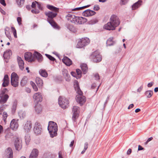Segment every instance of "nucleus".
Returning <instances> with one entry per match:
<instances>
[{
    "instance_id": "nucleus-1",
    "label": "nucleus",
    "mask_w": 158,
    "mask_h": 158,
    "mask_svg": "<svg viewBox=\"0 0 158 158\" xmlns=\"http://www.w3.org/2000/svg\"><path fill=\"white\" fill-rule=\"evenodd\" d=\"M47 8L52 11L45 12V15L48 17V21L52 26L57 28V24L54 22L53 19L56 17L59 11V8L49 5H47Z\"/></svg>"
},
{
    "instance_id": "nucleus-2",
    "label": "nucleus",
    "mask_w": 158,
    "mask_h": 158,
    "mask_svg": "<svg viewBox=\"0 0 158 158\" xmlns=\"http://www.w3.org/2000/svg\"><path fill=\"white\" fill-rule=\"evenodd\" d=\"M48 129L51 137H53L57 135L58 128L57 125L56 123L52 121L49 122Z\"/></svg>"
},
{
    "instance_id": "nucleus-3",
    "label": "nucleus",
    "mask_w": 158,
    "mask_h": 158,
    "mask_svg": "<svg viewBox=\"0 0 158 158\" xmlns=\"http://www.w3.org/2000/svg\"><path fill=\"white\" fill-rule=\"evenodd\" d=\"M69 103V101L65 97L60 96L58 99V104L62 108L65 109L67 107Z\"/></svg>"
},
{
    "instance_id": "nucleus-4",
    "label": "nucleus",
    "mask_w": 158,
    "mask_h": 158,
    "mask_svg": "<svg viewBox=\"0 0 158 158\" xmlns=\"http://www.w3.org/2000/svg\"><path fill=\"white\" fill-rule=\"evenodd\" d=\"M18 77L16 73L13 72L12 73L11 76V85L14 87H16L18 85Z\"/></svg>"
},
{
    "instance_id": "nucleus-5",
    "label": "nucleus",
    "mask_w": 158,
    "mask_h": 158,
    "mask_svg": "<svg viewBox=\"0 0 158 158\" xmlns=\"http://www.w3.org/2000/svg\"><path fill=\"white\" fill-rule=\"evenodd\" d=\"M89 42V39L87 38H82L80 40L76 45L77 48H81L88 44Z\"/></svg>"
},
{
    "instance_id": "nucleus-6",
    "label": "nucleus",
    "mask_w": 158,
    "mask_h": 158,
    "mask_svg": "<svg viewBox=\"0 0 158 158\" xmlns=\"http://www.w3.org/2000/svg\"><path fill=\"white\" fill-rule=\"evenodd\" d=\"M91 58L94 62H100L102 59V57L98 51H96L93 52L90 56Z\"/></svg>"
},
{
    "instance_id": "nucleus-7",
    "label": "nucleus",
    "mask_w": 158,
    "mask_h": 158,
    "mask_svg": "<svg viewBox=\"0 0 158 158\" xmlns=\"http://www.w3.org/2000/svg\"><path fill=\"white\" fill-rule=\"evenodd\" d=\"M109 22L115 27L118 26L120 22L118 17L115 15H113L110 17Z\"/></svg>"
},
{
    "instance_id": "nucleus-8",
    "label": "nucleus",
    "mask_w": 158,
    "mask_h": 158,
    "mask_svg": "<svg viewBox=\"0 0 158 158\" xmlns=\"http://www.w3.org/2000/svg\"><path fill=\"white\" fill-rule=\"evenodd\" d=\"M14 146L15 149L18 151L20 150L22 147V142L21 139L16 138L15 139L14 142Z\"/></svg>"
},
{
    "instance_id": "nucleus-9",
    "label": "nucleus",
    "mask_w": 158,
    "mask_h": 158,
    "mask_svg": "<svg viewBox=\"0 0 158 158\" xmlns=\"http://www.w3.org/2000/svg\"><path fill=\"white\" fill-rule=\"evenodd\" d=\"M34 131L36 135H40L41 134L42 132V126L40 123L38 122H36L35 123Z\"/></svg>"
},
{
    "instance_id": "nucleus-10",
    "label": "nucleus",
    "mask_w": 158,
    "mask_h": 158,
    "mask_svg": "<svg viewBox=\"0 0 158 158\" xmlns=\"http://www.w3.org/2000/svg\"><path fill=\"white\" fill-rule=\"evenodd\" d=\"M76 99L77 102L80 104L81 106L83 105L86 102L85 97L82 95H77L76 96Z\"/></svg>"
},
{
    "instance_id": "nucleus-11",
    "label": "nucleus",
    "mask_w": 158,
    "mask_h": 158,
    "mask_svg": "<svg viewBox=\"0 0 158 158\" xmlns=\"http://www.w3.org/2000/svg\"><path fill=\"white\" fill-rule=\"evenodd\" d=\"M73 120H75L78 116L79 107L77 106H73Z\"/></svg>"
},
{
    "instance_id": "nucleus-12",
    "label": "nucleus",
    "mask_w": 158,
    "mask_h": 158,
    "mask_svg": "<svg viewBox=\"0 0 158 158\" xmlns=\"http://www.w3.org/2000/svg\"><path fill=\"white\" fill-rule=\"evenodd\" d=\"M33 98L37 102H41L43 99L42 95L39 92L35 94L33 96Z\"/></svg>"
},
{
    "instance_id": "nucleus-13",
    "label": "nucleus",
    "mask_w": 158,
    "mask_h": 158,
    "mask_svg": "<svg viewBox=\"0 0 158 158\" xmlns=\"http://www.w3.org/2000/svg\"><path fill=\"white\" fill-rule=\"evenodd\" d=\"M5 133L6 134L5 136V139L7 140H9L10 139H11L13 136V134L10 131V130L9 128H7L5 131Z\"/></svg>"
},
{
    "instance_id": "nucleus-14",
    "label": "nucleus",
    "mask_w": 158,
    "mask_h": 158,
    "mask_svg": "<svg viewBox=\"0 0 158 158\" xmlns=\"http://www.w3.org/2000/svg\"><path fill=\"white\" fill-rule=\"evenodd\" d=\"M13 153L12 149L8 148L5 151V156L4 158H13Z\"/></svg>"
},
{
    "instance_id": "nucleus-15",
    "label": "nucleus",
    "mask_w": 158,
    "mask_h": 158,
    "mask_svg": "<svg viewBox=\"0 0 158 158\" xmlns=\"http://www.w3.org/2000/svg\"><path fill=\"white\" fill-rule=\"evenodd\" d=\"M67 16L68 17L67 18L68 20H70L73 23L77 24V20H78V17L75 16L70 14H68Z\"/></svg>"
},
{
    "instance_id": "nucleus-16",
    "label": "nucleus",
    "mask_w": 158,
    "mask_h": 158,
    "mask_svg": "<svg viewBox=\"0 0 158 158\" xmlns=\"http://www.w3.org/2000/svg\"><path fill=\"white\" fill-rule=\"evenodd\" d=\"M32 127V124L30 121H27L23 125V128L26 132H28L30 131Z\"/></svg>"
},
{
    "instance_id": "nucleus-17",
    "label": "nucleus",
    "mask_w": 158,
    "mask_h": 158,
    "mask_svg": "<svg viewBox=\"0 0 158 158\" xmlns=\"http://www.w3.org/2000/svg\"><path fill=\"white\" fill-rule=\"evenodd\" d=\"M111 23L110 22H108L105 24L103 26V28L107 30H114L115 29V28Z\"/></svg>"
},
{
    "instance_id": "nucleus-18",
    "label": "nucleus",
    "mask_w": 158,
    "mask_h": 158,
    "mask_svg": "<svg viewBox=\"0 0 158 158\" xmlns=\"http://www.w3.org/2000/svg\"><path fill=\"white\" fill-rule=\"evenodd\" d=\"M0 103L3 104L6 103L9 98V96L7 94H0Z\"/></svg>"
},
{
    "instance_id": "nucleus-19",
    "label": "nucleus",
    "mask_w": 158,
    "mask_h": 158,
    "mask_svg": "<svg viewBox=\"0 0 158 158\" xmlns=\"http://www.w3.org/2000/svg\"><path fill=\"white\" fill-rule=\"evenodd\" d=\"M19 125L17 122L14 119H13L10 124V128L13 130H16L18 127Z\"/></svg>"
},
{
    "instance_id": "nucleus-20",
    "label": "nucleus",
    "mask_w": 158,
    "mask_h": 158,
    "mask_svg": "<svg viewBox=\"0 0 158 158\" xmlns=\"http://www.w3.org/2000/svg\"><path fill=\"white\" fill-rule=\"evenodd\" d=\"M17 59L19 68L21 70H23L24 69V66L23 60L21 57L18 56L17 57Z\"/></svg>"
},
{
    "instance_id": "nucleus-21",
    "label": "nucleus",
    "mask_w": 158,
    "mask_h": 158,
    "mask_svg": "<svg viewBox=\"0 0 158 158\" xmlns=\"http://www.w3.org/2000/svg\"><path fill=\"white\" fill-rule=\"evenodd\" d=\"M96 13V12L92 10H87L83 12V15L85 16L88 17L93 15Z\"/></svg>"
},
{
    "instance_id": "nucleus-22",
    "label": "nucleus",
    "mask_w": 158,
    "mask_h": 158,
    "mask_svg": "<svg viewBox=\"0 0 158 158\" xmlns=\"http://www.w3.org/2000/svg\"><path fill=\"white\" fill-rule=\"evenodd\" d=\"M32 54L31 52H27L24 55V58L26 60L32 62L34 61V59L32 58Z\"/></svg>"
},
{
    "instance_id": "nucleus-23",
    "label": "nucleus",
    "mask_w": 158,
    "mask_h": 158,
    "mask_svg": "<svg viewBox=\"0 0 158 158\" xmlns=\"http://www.w3.org/2000/svg\"><path fill=\"white\" fill-rule=\"evenodd\" d=\"M11 55V52L10 50H7L3 54V57L4 59H6V61L8 62V59L10 57V55Z\"/></svg>"
},
{
    "instance_id": "nucleus-24",
    "label": "nucleus",
    "mask_w": 158,
    "mask_h": 158,
    "mask_svg": "<svg viewBox=\"0 0 158 158\" xmlns=\"http://www.w3.org/2000/svg\"><path fill=\"white\" fill-rule=\"evenodd\" d=\"M38 151L36 149H34L32 151L29 158H36L38 156Z\"/></svg>"
},
{
    "instance_id": "nucleus-25",
    "label": "nucleus",
    "mask_w": 158,
    "mask_h": 158,
    "mask_svg": "<svg viewBox=\"0 0 158 158\" xmlns=\"http://www.w3.org/2000/svg\"><path fill=\"white\" fill-rule=\"evenodd\" d=\"M62 62L67 66H69L72 64V61L66 56H64L62 60Z\"/></svg>"
},
{
    "instance_id": "nucleus-26",
    "label": "nucleus",
    "mask_w": 158,
    "mask_h": 158,
    "mask_svg": "<svg viewBox=\"0 0 158 158\" xmlns=\"http://www.w3.org/2000/svg\"><path fill=\"white\" fill-rule=\"evenodd\" d=\"M33 56L37 59L38 62H40L42 61L43 58L42 56L38 52H35L33 54Z\"/></svg>"
},
{
    "instance_id": "nucleus-27",
    "label": "nucleus",
    "mask_w": 158,
    "mask_h": 158,
    "mask_svg": "<svg viewBox=\"0 0 158 158\" xmlns=\"http://www.w3.org/2000/svg\"><path fill=\"white\" fill-rule=\"evenodd\" d=\"M3 82L2 83V86L4 87L8 85L9 83V80L8 76L7 75H5L3 79Z\"/></svg>"
},
{
    "instance_id": "nucleus-28",
    "label": "nucleus",
    "mask_w": 158,
    "mask_h": 158,
    "mask_svg": "<svg viewBox=\"0 0 158 158\" xmlns=\"http://www.w3.org/2000/svg\"><path fill=\"white\" fill-rule=\"evenodd\" d=\"M74 85L75 90L76 91L77 93L78 94V95H82V93L80 88L79 85L77 81H76L75 83V84H74Z\"/></svg>"
},
{
    "instance_id": "nucleus-29",
    "label": "nucleus",
    "mask_w": 158,
    "mask_h": 158,
    "mask_svg": "<svg viewBox=\"0 0 158 158\" xmlns=\"http://www.w3.org/2000/svg\"><path fill=\"white\" fill-rule=\"evenodd\" d=\"M42 106L38 104H37L35 106V110L37 114L40 113L42 111Z\"/></svg>"
},
{
    "instance_id": "nucleus-30",
    "label": "nucleus",
    "mask_w": 158,
    "mask_h": 158,
    "mask_svg": "<svg viewBox=\"0 0 158 158\" xmlns=\"http://www.w3.org/2000/svg\"><path fill=\"white\" fill-rule=\"evenodd\" d=\"M62 73L66 81H69L70 80V76L68 73V71L66 69H63Z\"/></svg>"
},
{
    "instance_id": "nucleus-31",
    "label": "nucleus",
    "mask_w": 158,
    "mask_h": 158,
    "mask_svg": "<svg viewBox=\"0 0 158 158\" xmlns=\"http://www.w3.org/2000/svg\"><path fill=\"white\" fill-rule=\"evenodd\" d=\"M87 21V19L82 17H79L78 18V20H77V24H82L86 22Z\"/></svg>"
},
{
    "instance_id": "nucleus-32",
    "label": "nucleus",
    "mask_w": 158,
    "mask_h": 158,
    "mask_svg": "<svg viewBox=\"0 0 158 158\" xmlns=\"http://www.w3.org/2000/svg\"><path fill=\"white\" fill-rule=\"evenodd\" d=\"M142 1L140 0L138 1L137 2L135 3L132 6L133 10H135L139 7L141 5Z\"/></svg>"
},
{
    "instance_id": "nucleus-33",
    "label": "nucleus",
    "mask_w": 158,
    "mask_h": 158,
    "mask_svg": "<svg viewBox=\"0 0 158 158\" xmlns=\"http://www.w3.org/2000/svg\"><path fill=\"white\" fill-rule=\"evenodd\" d=\"M113 38L110 37L106 41L107 46H110L113 45L115 43V42L113 41Z\"/></svg>"
},
{
    "instance_id": "nucleus-34",
    "label": "nucleus",
    "mask_w": 158,
    "mask_h": 158,
    "mask_svg": "<svg viewBox=\"0 0 158 158\" xmlns=\"http://www.w3.org/2000/svg\"><path fill=\"white\" fill-rule=\"evenodd\" d=\"M36 83L39 87H41L43 85L42 80L39 77H36L35 79Z\"/></svg>"
},
{
    "instance_id": "nucleus-35",
    "label": "nucleus",
    "mask_w": 158,
    "mask_h": 158,
    "mask_svg": "<svg viewBox=\"0 0 158 158\" xmlns=\"http://www.w3.org/2000/svg\"><path fill=\"white\" fill-rule=\"evenodd\" d=\"M81 67L84 74H85L88 70L87 65L85 64H83L81 65Z\"/></svg>"
},
{
    "instance_id": "nucleus-36",
    "label": "nucleus",
    "mask_w": 158,
    "mask_h": 158,
    "mask_svg": "<svg viewBox=\"0 0 158 158\" xmlns=\"http://www.w3.org/2000/svg\"><path fill=\"white\" fill-rule=\"evenodd\" d=\"M5 32L6 37L10 39L11 38L10 28L8 27H6L5 28Z\"/></svg>"
},
{
    "instance_id": "nucleus-37",
    "label": "nucleus",
    "mask_w": 158,
    "mask_h": 158,
    "mask_svg": "<svg viewBox=\"0 0 158 158\" xmlns=\"http://www.w3.org/2000/svg\"><path fill=\"white\" fill-rule=\"evenodd\" d=\"M153 92L152 90H148L145 93V95L147 98H151L153 95Z\"/></svg>"
},
{
    "instance_id": "nucleus-38",
    "label": "nucleus",
    "mask_w": 158,
    "mask_h": 158,
    "mask_svg": "<svg viewBox=\"0 0 158 158\" xmlns=\"http://www.w3.org/2000/svg\"><path fill=\"white\" fill-rule=\"evenodd\" d=\"M40 75L44 77H47L48 76V73L45 70L41 69L39 71Z\"/></svg>"
},
{
    "instance_id": "nucleus-39",
    "label": "nucleus",
    "mask_w": 158,
    "mask_h": 158,
    "mask_svg": "<svg viewBox=\"0 0 158 158\" xmlns=\"http://www.w3.org/2000/svg\"><path fill=\"white\" fill-rule=\"evenodd\" d=\"M18 114L19 117L21 119L24 118L26 116V113L24 112L20 111L19 113Z\"/></svg>"
},
{
    "instance_id": "nucleus-40",
    "label": "nucleus",
    "mask_w": 158,
    "mask_h": 158,
    "mask_svg": "<svg viewBox=\"0 0 158 158\" xmlns=\"http://www.w3.org/2000/svg\"><path fill=\"white\" fill-rule=\"evenodd\" d=\"M24 1L25 0H16V2L19 6H21L23 4Z\"/></svg>"
},
{
    "instance_id": "nucleus-41",
    "label": "nucleus",
    "mask_w": 158,
    "mask_h": 158,
    "mask_svg": "<svg viewBox=\"0 0 158 158\" xmlns=\"http://www.w3.org/2000/svg\"><path fill=\"white\" fill-rule=\"evenodd\" d=\"M88 144L87 142H86L85 143L84 149L81 152V154H83L85 152V151L87 150V149L88 148Z\"/></svg>"
},
{
    "instance_id": "nucleus-42",
    "label": "nucleus",
    "mask_w": 158,
    "mask_h": 158,
    "mask_svg": "<svg viewBox=\"0 0 158 158\" xmlns=\"http://www.w3.org/2000/svg\"><path fill=\"white\" fill-rule=\"evenodd\" d=\"M6 105H2L0 107V114L1 115L2 114V112L5 110L6 109Z\"/></svg>"
},
{
    "instance_id": "nucleus-43",
    "label": "nucleus",
    "mask_w": 158,
    "mask_h": 158,
    "mask_svg": "<svg viewBox=\"0 0 158 158\" xmlns=\"http://www.w3.org/2000/svg\"><path fill=\"white\" fill-rule=\"evenodd\" d=\"M98 20L96 19H92L89 22V23L90 24H93L97 23Z\"/></svg>"
},
{
    "instance_id": "nucleus-44",
    "label": "nucleus",
    "mask_w": 158,
    "mask_h": 158,
    "mask_svg": "<svg viewBox=\"0 0 158 158\" xmlns=\"http://www.w3.org/2000/svg\"><path fill=\"white\" fill-rule=\"evenodd\" d=\"M25 139L26 144L28 143L31 139L30 136L27 135L25 136Z\"/></svg>"
},
{
    "instance_id": "nucleus-45",
    "label": "nucleus",
    "mask_w": 158,
    "mask_h": 158,
    "mask_svg": "<svg viewBox=\"0 0 158 158\" xmlns=\"http://www.w3.org/2000/svg\"><path fill=\"white\" fill-rule=\"evenodd\" d=\"M8 115L7 113L6 112H3V113L2 116L3 117V120H4L5 122H6V118L7 117Z\"/></svg>"
},
{
    "instance_id": "nucleus-46",
    "label": "nucleus",
    "mask_w": 158,
    "mask_h": 158,
    "mask_svg": "<svg viewBox=\"0 0 158 158\" xmlns=\"http://www.w3.org/2000/svg\"><path fill=\"white\" fill-rule=\"evenodd\" d=\"M11 29L13 32V35L15 38H17L16 31L14 27H11Z\"/></svg>"
},
{
    "instance_id": "nucleus-47",
    "label": "nucleus",
    "mask_w": 158,
    "mask_h": 158,
    "mask_svg": "<svg viewBox=\"0 0 158 158\" xmlns=\"http://www.w3.org/2000/svg\"><path fill=\"white\" fill-rule=\"evenodd\" d=\"M27 83V81L25 78H23L21 81V84L22 86L25 85Z\"/></svg>"
},
{
    "instance_id": "nucleus-48",
    "label": "nucleus",
    "mask_w": 158,
    "mask_h": 158,
    "mask_svg": "<svg viewBox=\"0 0 158 158\" xmlns=\"http://www.w3.org/2000/svg\"><path fill=\"white\" fill-rule=\"evenodd\" d=\"M45 55L50 60L54 61L55 60L53 57L50 55L46 54Z\"/></svg>"
},
{
    "instance_id": "nucleus-49",
    "label": "nucleus",
    "mask_w": 158,
    "mask_h": 158,
    "mask_svg": "<svg viewBox=\"0 0 158 158\" xmlns=\"http://www.w3.org/2000/svg\"><path fill=\"white\" fill-rule=\"evenodd\" d=\"M16 109V103H14L12 107V111L13 113H14Z\"/></svg>"
},
{
    "instance_id": "nucleus-50",
    "label": "nucleus",
    "mask_w": 158,
    "mask_h": 158,
    "mask_svg": "<svg viewBox=\"0 0 158 158\" xmlns=\"http://www.w3.org/2000/svg\"><path fill=\"white\" fill-rule=\"evenodd\" d=\"M89 6L88 5V6H84L82 7L76 8H75L74 9H72V10L73 11L78 10L81 9L83 8H86V7H88Z\"/></svg>"
},
{
    "instance_id": "nucleus-51",
    "label": "nucleus",
    "mask_w": 158,
    "mask_h": 158,
    "mask_svg": "<svg viewBox=\"0 0 158 158\" xmlns=\"http://www.w3.org/2000/svg\"><path fill=\"white\" fill-rule=\"evenodd\" d=\"M67 28L70 31H73V27L71 25H68Z\"/></svg>"
},
{
    "instance_id": "nucleus-52",
    "label": "nucleus",
    "mask_w": 158,
    "mask_h": 158,
    "mask_svg": "<svg viewBox=\"0 0 158 158\" xmlns=\"http://www.w3.org/2000/svg\"><path fill=\"white\" fill-rule=\"evenodd\" d=\"M127 0H121L120 4L121 5H125L127 3Z\"/></svg>"
},
{
    "instance_id": "nucleus-53",
    "label": "nucleus",
    "mask_w": 158,
    "mask_h": 158,
    "mask_svg": "<svg viewBox=\"0 0 158 158\" xmlns=\"http://www.w3.org/2000/svg\"><path fill=\"white\" fill-rule=\"evenodd\" d=\"M17 21L19 25H20L21 24V18L20 17H18L17 18Z\"/></svg>"
},
{
    "instance_id": "nucleus-54",
    "label": "nucleus",
    "mask_w": 158,
    "mask_h": 158,
    "mask_svg": "<svg viewBox=\"0 0 158 158\" xmlns=\"http://www.w3.org/2000/svg\"><path fill=\"white\" fill-rule=\"evenodd\" d=\"M31 12L32 13H35V14H37L39 13L40 12L39 10L37 9H35V10L34 9L32 10H31Z\"/></svg>"
},
{
    "instance_id": "nucleus-55",
    "label": "nucleus",
    "mask_w": 158,
    "mask_h": 158,
    "mask_svg": "<svg viewBox=\"0 0 158 158\" xmlns=\"http://www.w3.org/2000/svg\"><path fill=\"white\" fill-rule=\"evenodd\" d=\"M100 9L99 7V6L98 5H95L94 8V10H98Z\"/></svg>"
},
{
    "instance_id": "nucleus-56",
    "label": "nucleus",
    "mask_w": 158,
    "mask_h": 158,
    "mask_svg": "<svg viewBox=\"0 0 158 158\" xmlns=\"http://www.w3.org/2000/svg\"><path fill=\"white\" fill-rule=\"evenodd\" d=\"M76 72L78 75H81V72L80 69H76Z\"/></svg>"
},
{
    "instance_id": "nucleus-57",
    "label": "nucleus",
    "mask_w": 158,
    "mask_h": 158,
    "mask_svg": "<svg viewBox=\"0 0 158 158\" xmlns=\"http://www.w3.org/2000/svg\"><path fill=\"white\" fill-rule=\"evenodd\" d=\"M0 3L4 6H6V4L4 0H0Z\"/></svg>"
},
{
    "instance_id": "nucleus-58",
    "label": "nucleus",
    "mask_w": 158,
    "mask_h": 158,
    "mask_svg": "<svg viewBox=\"0 0 158 158\" xmlns=\"http://www.w3.org/2000/svg\"><path fill=\"white\" fill-rule=\"evenodd\" d=\"M153 84H154V83L153 82H152L150 83H149L147 85V86L148 87H152V86Z\"/></svg>"
},
{
    "instance_id": "nucleus-59",
    "label": "nucleus",
    "mask_w": 158,
    "mask_h": 158,
    "mask_svg": "<svg viewBox=\"0 0 158 158\" xmlns=\"http://www.w3.org/2000/svg\"><path fill=\"white\" fill-rule=\"evenodd\" d=\"M153 139V138L152 137H151L149 138L147 140V141L145 142V144H147L149 141L152 140Z\"/></svg>"
},
{
    "instance_id": "nucleus-60",
    "label": "nucleus",
    "mask_w": 158,
    "mask_h": 158,
    "mask_svg": "<svg viewBox=\"0 0 158 158\" xmlns=\"http://www.w3.org/2000/svg\"><path fill=\"white\" fill-rule=\"evenodd\" d=\"M143 88V87L142 86H140L138 89L137 90V92H140L142 90Z\"/></svg>"
},
{
    "instance_id": "nucleus-61",
    "label": "nucleus",
    "mask_w": 158,
    "mask_h": 158,
    "mask_svg": "<svg viewBox=\"0 0 158 158\" xmlns=\"http://www.w3.org/2000/svg\"><path fill=\"white\" fill-rule=\"evenodd\" d=\"M6 89H4L3 90H2L0 94H5V93L6 91Z\"/></svg>"
},
{
    "instance_id": "nucleus-62",
    "label": "nucleus",
    "mask_w": 158,
    "mask_h": 158,
    "mask_svg": "<svg viewBox=\"0 0 158 158\" xmlns=\"http://www.w3.org/2000/svg\"><path fill=\"white\" fill-rule=\"evenodd\" d=\"M94 77L95 78V79L96 80H98L99 79V76L98 74H95L94 75Z\"/></svg>"
},
{
    "instance_id": "nucleus-63",
    "label": "nucleus",
    "mask_w": 158,
    "mask_h": 158,
    "mask_svg": "<svg viewBox=\"0 0 158 158\" xmlns=\"http://www.w3.org/2000/svg\"><path fill=\"white\" fill-rule=\"evenodd\" d=\"M143 149V148L140 145H139L138 146V150L140 151V150H142Z\"/></svg>"
},
{
    "instance_id": "nucleus-64",
    "label": "nucleus",
    "mask_w": 158,
    "mask_h": 158,
    "mask_svg": "<svg viewBox=\"0 0 158 158\" xmlns=\"http://www.w3.org/2000/svg\"><path fill=\"white\" fill-rule=\"evenodd\" d=\"M59 154V158H63L62 156V153L61 152H59L58 153Z\"/></svg>"
}]
</instances>
